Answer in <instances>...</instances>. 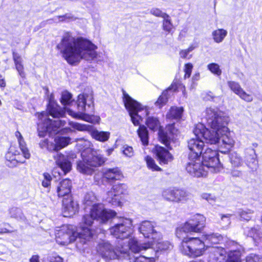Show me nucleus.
Instances as JSON below:
<instances>
[{
    "label": "nucleus",
    "mask_w": 262,
    "mask_h": 262,
    "mask_svg": "<svg viewBox=\"0 0 262 262\" xmlns=\"http://www.w3.org/2000/svg\"><path fill=\"white\" fill-rule=\"evenodd\" d=\"M57 48L71 64L79 62L81 59L93 60L97 55L96 46L86 38L75 37L69 32L63 35Z\"/></svg>",
    "instance_id": "nucleus-3"
},
{
    "label": "nucleus",
    "mask_w": 262,
    "mask_h": 262,
    "mask_svg": "<svg viewBox=\"0 0 262 262\" xmlns=\"http://www.w3.org/2000/svg\"><path fill=\"white\" fill-rule=\"evenodd\" d=\"M97 200L96 196L93 192L88 193L84 196V203L86 206H91Z\"/></svg>",
    "instance_id": "nucleus-40"
},
{
    "label": "nucleus",
    "mask_w": 262,
    "mask_h": 262,
    "mask_svg": "<svg viewBox=\"0 0 262 262\" xmlns=\"http://www.w3.org/2000/svg\"><path fill=\"white\" fill-rule=\"evenodd\" d=\"M228 84L231 90L237 95H238L243 90L239 84L237 82L229 81Z\"/></svg>",
    "instance_id": "nucleus-45"
},
{
    "label": "nucleus",
    "mask_w": 262,
    "mask_h": 262,
    "mask_svg": "<svg viewBox=\"0 0 262 262\" xmlns=\"http://www.w3.org/2000/svg\"><path fill=\"white\" fill-rule=\"evenodd\" d=\"M205 113L207 123L212 131L207 129L203 124L198 123L194 128V134L204 137L207 143L218 144L220 148L226 150L231 149L235 141L230 136L227 127L229 117L215 107H207Z\"/></svg>",
    "instance_id": "nucleus-2"
},
{
    "label": "nucleus",
    "mask_w": 262,
    "mask_h": 262,
    "mask_svg": "<svg viewBox=\"0 0 262 262\" xmlns=\"http://www.w3.org/2000/svg\"><path fill=\"white\" fill-rule=\"evenodd\" d=\"M150 13L152 15L158 16V17H161L162 18H164L165 17L167 14L163 12L162 11H161L160 9L157 8H153L150 10Z\"/></svg>",
    "instance_id": "nucleus-51"
},
{
    "label": "nucleus",
    "mask_w": 262,
    "mask_h": 262,
    "mask_svg": "<svg viewBox=\"0 0 262 262\" xmlns=\"http://www.w3.org/2000/svg\"><path fill=\"white\" fill-rule=\"evenodd\" d=\"M145 123L148 127L152 130H156L160 127L159 120L153 116L148 117L146 120Z\"/></svg>",
    "instance_id": "nucleus-36"
},
{
    "label": "nucleus",
    "mask_w": 262,
    "mask_h": 262,
    "mask_svg": "<svg viewBox=\"0 0 262 262\" xmlns=\"http://www.w3.org/2000/svg\"><path fill=\"white\" fill-rule=\"evenodd\" d=\"M127 189V186L125 184H118L114 185L111 190L106 193V201L114 206H121V194H125Z\"/></svg>",
    "instance_id": "nucleus-18"
},
{
    "label": "nucleus",
    "mask_w": 262,
    "mask_h": 262,
    "mask_svg": "<svg viewBox=\"0 0 262 262\" xmlns=\"http://www.w3.org/2000/svg\"><path fill=\"white\" fill-rule=\"evenodd\" d=\"M206 242L211 244L219 243L223 239V237L218 233L206 234L203 235Z\"/></svg>",
    "instance_id": "nucleus-35"
},
{
    "label": "nucleus",
    "mask_w": 262,
    "mask_h": 262,
    "mask_svg": "<svg viewBox=\"0 0 262 262\" xmlns=\"http://www.w3.org/2000/svg\"><path fill=\"white\" fill-rule=\"evenodd\" d=\"M200 196L202 199L207 201L210 204L214 203L216 200L215 196L209 193L203 192L201 194Z\"/></svg>",
    "instance_id": "nucleus-43"
},
{
    "label": "nucleus",
    "mask_w": 262,
    "mask_h": 262,
    "mask_svg": "<svg viewBox=\"0 0 262 262\" xmlns=\"http://www.w3.org/2000/svg\"><path fill=\"white\" fill-rule=\"evenodd\" d=\"M10 213L11 217H12L16 219L21 217L22 212L18 208H13L11 209Z\"/></svg>",
    "instance_id": "nucleus-49"
},
{
    "label": "nucleus",
    "mask_w": 262,
    "mask_h": 262,
    "mask_svg": "<svg viewBox=\"0 0 262 262\" xmlns=\"http://www.w3.org/2000/svg\"><path fill=\"white\" fill-rule=\"evenodd\" d=\"M17 67V70L19 73V74L20 75V76L23 77L24 76L22 72V70L23 69V67L19 66V67Z\"/></svg>",
    "instance_id": "nucleus-61"
},
{
    "label": "nucleus",
    "mask_w": 262,
    "mask_h": 262,
    "mask_svg": "<svg viewBox=\"0 0 262 262\" xmlns=\"http://www.w3.org/2000/svg\"><path fill=\"white\" fill-rule=\"evenodd\" d=\"M90 134L93 138L100 142H104L107 141L110 136L108 132L99 131L97 129H92Z\"/></svg>",
    "instance_id": "nucleus-28"
},
{
    "label": "nucleus",
    "mask_w": 262,
    "mask_h": 262,
    "mask_svg": "<svg viewBox=\"0 0 262 262\" xmlns=\"http://www.w3.org/2000/svg\"><path fill=\"white\" fill-rule=\"evenodd\" d=\"M162 237L159 239H154L153 241H150L151 246L156 245V248L160 251H165L170 249L172 246L169 242L167 241L160 242Z\"/></svg>",
    "instance_id": "nucleus-32"
},
{
    "label": "nucleus",
    "mask_w": 262,
    "mask_h": 262,
    "mask_svg": "<svg viewBox=\"0 0 262 262\" xmlns=\"http://www.w3.org/2000/svg\"><path fill=\"white\" fill-rule=\"evenodd\" d=\"M202 163L200 157L189 156V161L186 165V170L190 174L194 177L206 176L209 171Z\"/></svg>",
    "instance_id": "nucleus-15"
},
{
    "label": "nucleus",
    "mask_w": 262,
    "mask_h": 262,
    "mask_svg": "<svg viewBox=\"0 0 262 262\" xmlns=\"http://www.w3.org/2000/svg\"><path fill=\"white\" fill-rule=\"evenodd\" d=\"M162 195L166 201L174 203H185L189 196V193L186 190L177 188L164 190Z\"/></svg>",
    "instance_id": "nucleus-17"
},
{
    "label": "nucleus",
    "mask_w": 262,
    "mask_h": 262,
    "mask_svg": "<svg viewBox=\"0 0 262 262\" xmlns=\"http://www.w3.org/2000/svg\"><path fill=\"white\" fill-rule=\"evenodd\" d=\"M50 262H63L62 258L57 255L56 254H53L50 257Z\"/></svg>",
    "instance_id": "nucleus-56"
},
{
    "label": "nucleus",
    "mask_w": 262,
    "mask_h": 262,
    "mask_svg": "<svg viewBox=\"0 0 262 262\" xmlns=\"http://www.w3.org/2000/svg\"><path fill=\"white\" fill-rule=\"evenodd\" d=\"M75 17L71 14H66L62 16H57L55 18L56 21H69L75 20Z\"/></svg>",
    "instance_id": "nucleus-47"
},
{
    "label": "nucleus",
    "mask_w": 262,
    "mask_h": 262,
    "mask_svg": "<svg viewBox=\"0 0 262 262\" xmlns=\"http://www.w3.org/2000/svg\"><path fill=\"white\" fill-rule=\"evenodd\" d=\"M9 232V230L7 229H0V234Z\"/></svg>",
    "instance_id": "nucleus-63"
},
{
    "label": "nucleus",
    "mask_w": 262,
    "mask_h": 262,
    "mask_svg": "<svg viewBox=\"0 0 262 262\" xmlns=\"http://www.w3.org/2000/svg\"><path fill=\"white\" fill-rule=\"evenodd\" d=\"M103 177L108 181L121 180L123 174L118 168H107L103 170Z\"/></svg>",
    "instance_id": "nucleus-27"
},
{
    "label": "nucleus",
    "mask_w": 262,
    "mask_h": 262,
    "mask_svg": "<svg viewBox=\"0 0 262 262\" xmlns=\"http://www.w3.org/2000/svg\"><path fill=\"white\" fill-rule=\"evenodd\" d=\"M122 152L127 157H132L134 155V151L132 147L128 145H124L122 148Z\"/></svg>",
    "instance_id": "nucleus-44"
},
{
    "label": "nucleus",
    "mask_w": 262,
    "mask_h": 262,
    "mask_svg": "<svg viewBox=\"0 0 262 262\" xmlns=\"http://www.w3.org/2000/svg\"><path fill=\"white\" fill-rule=\"evenodd\" d=\"M240 254L237 251L229 252L227 255L225 250L222 248H214L210 256L211 262H241L239 260ZM243 262H262V258L255 255L247 256Z\"/></svg>",
    "instance_id": "nucleus-10"
},
{
    "label": "nucleus",
    "mask_w": 262,
    "mask_h": 262,
    "mask_svg": "<svg viewBox=\"0 0 262 262\" xmlns=\"http://www.w3.org/2000/svg\"><path fill=\"white\" fill-rule=\"evenodd\" d=\"M6 86V82L2 76H0V87L4 88Z\"/></svg>",
    "instance_id": "nucleus-60"
},
{
    "label": "nucleus",
    "mask_w": 262,
    "mask_h": 262,
    "mask_svg": "<svg viewBox=\"0 0 262 262\" xmlns=\"http://www.w3.org/2000/svg\"><path fill=\"white\" fill-rule=\"evenodd\" d=\"M231 162L234 166H238L241 165L242 160L241 158L236 154H232L230 158Z\"/></svg>",
    "instance_id": "nucleus-48"
},
{
    "label": "nucleus",
    "mask_w": 262,
    "mask_h": 262,
    "mask_svg": "<svg viewBox=\"0 0 262 262\" xmlns=\"http://www.w3.org/2000/svg\"><path fill=\"white\" fill-rule=\"evenodd\" d=\"M201 154L202 155V164L209 172L217 173L223 169L216 150L206 147L205 151Z\"/></svg>",
    "instance_id": "nucleus-12"
},
{
    "label": "nucleus",
    "mask_w": 262,
    "mask_h": 262,
    "mask_svg": "<svg viewBox=\"0 0 262 262\" xmlns=\"http://www.w3.org/2000/svg\"><path fill=\"white\" fill-rule=\"evenodd\" d=\"M123 102L128 111L133 124L139 125L144 118L147 117L149 109L146 106L132 99L127 93L123 92Z\"/></svg>",
    "instance_id": "nucleus-8"
},
{
    "label": "nucleus",
    "mask_w": 262,
    "mask_h": 262,
    "mask_svg": "<svg viewBox=\"0 0 262 262\" xmlns=\"http://www.w3.org/2000/svg\"><path fill=\"white\" fill-rule=\"evenodd\" d=\"M182 239L180 250L184 255L190 257H196L203 255L207 249L205 242L198 237H188Z\"/></svg>",
    "instance_id": "nucleus-9"
},
{
    "label": "nucleus",
    "mask_w": 262,
    "mask_h": 262,
    "mask_svg": "<svg viewBox=\"0 0 262 262\" xmlns=\"http://www.w3.org/2000/svg\"><path fill=\"white\" fill-rule=\"evenodd\" d=\"M30 262H40L38 255H33L30 259Z\"/></svg>",
    "instance_id": "nucleus-59"
},
{
    "label": "nucleus",
    "mask_w": 262,
    "mask_h": 262,
    "mask_svg": "<svg viewBox=\"0 0 262 262\" xmlns=\"http://www.w3.org/2000/svg\"><path fill=\"white\" fill-rule=\"evenodd\" d=\"M82 160L77 163L78 170L83 173L91 174L94 168L101 166L106 161V158L98 150L88 148L81 153Z\"/></svg>",
    "instance_id": "nucleus-5"
},
{
    "label": "nucleus",
    "mask_w": 262,
    "mask_h": 262,
    "mask_svg": "<svg viewBox=\"0 0 262 262\" xmlns=\"http://www.w3.org/2000/svg\"><path fill=\"white\" fill-rule=\"evenodd\" d=\"M156 223L149 221H144L140 224L139 232L146 238L158 241L161 238V234L156 229Z\"/></svg>",
    "instance_id": "nucleus-19"
},
{
    "label": "nucleus",
    "mask_w": 262,
    "mask_h": 262,
    "mask_svg": "<svg viewBox=\"0 0 262 262\" xmlns=\"http://www.w3.org/2000/svg\"><path fill=\"white\" fill-rule=\"evenodd\" d=\"M78 210V205L71 196L64 198L62 201V214L64 217H71Z\"/></svg>",
    "instance_id": "nucleus-22"
},
{
    "label": "nucleus",
    "mask_w": 262,
    "mask_h": 262,
    "mask_svg": "<svg viewBox=\"0 0 262 262\" xmlns=\"http://www.w3.org/2000/svg\"><path fill=\"white\" fill-rule=\"evenodd\" d=\"M153 151L161 164H167L173 160L172 155L163 147L156 145L153 149Z\"/></svg>",
    "instance_id": "nucleus-24"
},
{
    "label": "nucleus",
    "mask_w": 262,
    "mask_h": 262,
    "mask_svg": "<svg viewBox=\"0 0 262 262\" xmlns=\"http://www.w3.org/2000/svg\"><path fill=\"white\" fill-rule=\"evenodd\" d=\"M253 213V211L249 209L242 210L238 212V214L240 216L241 219L246 220L247 221L251 220Z\"/></svg>",
    "instance_id": "nucleus-39"
},
{
    "label": "nucleus",
    "mask_w": 262,
    "mask_h": 262,
    "mask_svg": "<svg viewBox=\"0 0 262 262\" xmlns=\"http://www.w3.org/2000/svg\"><path fill=\"white\" fill-rule=\"evenodd\" d=\"M69 124L71 127L75 129H77L79 131H84L89 129V126L80 124L77 122H70Z\"/></svg>",
    "instance_id": "nucleus-42"
},
{
    "label": "nucleus",
    "mask_w": 262,
    "mask_h": 262,
    "mask_svg": "<svg viewBox=\"0 0 262 262\" xmlns=\"http://www.w3.org/2000/svg\"><path fill=\"white\" fill-rule=\"evenodd\" d=\"M195 48V46H194V45H191L189 47V48L188 49H187L186 50L188 51V52H191V51H192Z\"/></svg>",
    "instance_id": "nucleus-62"
},
{
    "label": "nucleus",
    "mask_w": 262,
    "mask_h": 262,
    "mask_svg": "<svg viewBox=\"0 0 262 262\" xmlns=\"http://www.w3.org/2000/svg\"><path fill=\"white\" fill-rule=\"evenodd\" d=\"M43 179L42 181V186L44 187H49L51 184L52 179L51 176L48 173H44L43 174Z\"/></svg>",
    "instance_id": "nucleus-46"
},
{
    "label": "nucleus",
    "mask_w": 262,
    "mask_h": 262,
    "mask_svg": "<svg viewBox=\"0 0 262 262\" xmlns=\"http://www.w3.org/2000/svg\"><path fill=\"white\" fill-rule=\"evenodd\" d=\"M39 122L38 124V136L40 137H44L46 133H55L58 131V129L63 125L60 120H57L52 121L48 118V115L46 113H41L39 114Z\"/></svg>",
    "instance_id": "nucleus-13"
},
{
    "label": "nucleus",
    "mask_w": 262,
    "mask_h": 262,
    "mask_svg": "<svg viewBox=\"0 0 262 262\" xmlns=\"http://www.w3.org/2000/svg\"><path fill=\"white\" fill-rule=\"evenodd\" d=\"M183 112V108L182 107H171L166 114L167 119H177L181 117Z\"/></svg>",
    "instance_id": "nucleus-30"
},
{
    "label": "nucleus",
    "mask_w": 262,
    "mask_h": 262,
    "mask_svg": "<svg viewBox=\"0 0 262 262\" xmlns=\"http://www.w3.org/2000/svg\"><path fill=\"white\" fill-rule=\"evenodd\" d=\"M137 132L142 144L147 145L148 144V135L146 127L144 125H140Z\"/></svg>",
    "instance_id": "nucleus-34"
},
{
    "label": "nucleus",
    "mask_w": 262,
    "mask_h": 262,
    "mask_svg": "<svg viewBox=\"0 0 262 262\" xmlns=\"http://www.w3.org/2000/svg\"><path fill=\"white\" fill-rule=\"evenodd\" d=\"M192 67H185L184 69V72L185 73V78H188L190 76V74L192 72Z\"/></svg>",
    "instance_id": "nucleus-58"
},
{
    "label": "nucleus",
    "mask_w": 262,
    "mask_h": 262,
    "mask_svg": "<svg viewBox=\"0 0 262 262\" xmlns=\"http://www.w3.org/2000/svg\"><path fill=\"white\" fill-rule=\"evenodd\" d=\"M72 95L68 91L62 92L61 98V102L63 105L69 104L71 101Z\"/></svg>",
    "instance_id": "nucleus-41"
},
{
    "label": "nucleus",
    "mask_w": 262,
    "mask_h": 262,
    "mask_svg": "<svg viewBox=\"0 0 262 262\" xmlns=\"http://www.w3.org/2000/svg\"><path fill=\"white\" fill-rule=\"evenodd\" d=\"M178 130L175 128L174 124H170L166 126L165 130H160L159 132V140L165 144L168 148L171 149L170 146L171 141L176 135Z\"/></svg>",
    "instance_id": "nucleus-21"
},
{
    "label": "nucleus",
    "mask_w": 262,
    "mask_h": 262,
    "mask_svg": "<svg viewBox=\"0 0 262 262\" xmlns=\"http://www.w3.org/2000/svg\"><path fill=\"white\" fill-rule=\"evenodd\" d=\"M244 234L251 237L256 244L262 243V228L258 225L245 227L244 228Z\"/></svg>",
    "instance_id": "nucleus-23"
},
{
    "label": "nucleus",
    "mask_w": 262,
    "mask_h": 262,
    "mask_svg": "<svg viewBox=\"0 0 262 262\" xmlns=\"http://www.w3.org/2000/svg\"><path fill=\"white\" fill-rule=\"evenodd\" d=\"M232 216L230 214L223 215L221 217L222 224L224 225H228L230 224V217Z\"/></svg>",
    "instance_id": "nucleus-52"
},
{
    "label": "nucleus",
    "mask_w": 262,
    "mask_h": 262,
    "mask_svg": "<svg viewBox=\"0 0 262 262\" xmlns=\"http://www.w3.org/2000/svg\"><path fill=\"white\" fill-rule=\"evenodd\" d=\"M193 132H194V129ZM194 135L195 136V138H192L188 142V147L190 151L189 156L193 155V157H200L205 147L204 141L202 139L203 138L206 142V141L204 137L197 136L195 134Z\"/></svg>",
    "instance_id": "nucleus-20"
},
{
    "label": "nucleus",
    "mask_w": 262,
    "mask_h": 262,
    "mask_svg": "<svg viewBox=\"0 0 262 262\" xmlns=\"http://www.w3.org/2000/svg\"><path fill=\"white\" fill-rule=\"evenodd\" d=\"M116 214L115 211L105 209L101 204H94L89 213L83 215L80 223V231L77 232L76 228L73 225H64L56 230V242L61 245H67L78 238L77 247L81 249L83 246L93 236V233L91 227L94 221L104 223L115 216Z\"/></svg>",
    "instance_id": "nucleus-1"
},
{
    "label": "nucleus",
    "mask_w": 262,
    "mask_h": 262,
    "mask_svg": "<svg viewBox=\"0 0 262 262\" xmlns=\"http://www.w3.org/2000/svg\"><path fill=\"white\" fill-rule=\"evenodd\" d=\"M180 56L182 58H188L189 59L191 57V55H189V52L185 49L182 50L180 52Z\"/></svg>",
    "instance_id": "nucleus-55"
},
{
    "label": "nucleus",
    "mask_w": 262,
    "mask_h": 262,
    "mask_svg": "<svg viewBox=\"0 0 262 262\" xmlns=\"http://www.w3.org/2000/svg\"><path fill=\"white\" fill-rule=\"evenodd\" d=\"M48 109L50 115L54 118L61 117L63 114V111L60 109L57 104L53 103L51 99L50 100Z\"/></svg>",
    "instance_id": "nucleus-31"
},
{
    "label": "nucleus",
    "mask_w": 262,
    "mask_h": 262,
    "mask_svg": "<svg viewBox=\"0 0 262 262\" xmlns=\"http://www.w3.org/2000/svg\"><path fill=\"white\" fill-rule=\"evenodd\" d=\"M70 140L69 137L56 136L54 139L50 138L41 140L39 142V147L50 152H57L68 145Z\"/></svg>",
    "instance_id": "nucleus-14"
},
{
    "label": "nucleus",
    "mask_w": 262,
    "mask_h": 262,
    "mask_svg": "<svg viewBox=\"0 0 262 262\" xmlns=\"http://www.w3.org/2000/svg\"><path fill=\"white\" fill-rule=\"evenodd\" d=\"M173 86L170 87L168 90L163 92L162 95L159 97L157 101L155 102L156 106L161 107L166 104L168 100V96L170 95L172 93Z\"/></svg>",
    "instance_id": "nucleus-33"
},
{
    "label": "nucleus",
    "mask_w": 262,
    "mask_h": 262,
    "mask_svg": "<svg viewBox=\"0 0 262 262\" xmlns=\"http://www.w3.org/2000/svg\"><path fill=\"white\" fill-rule=\"evenodd\" d=\"M206 219L201 214L192 216L184 224L177 228L176 235L178 238H183L190 232H199L205 227Z\"/></svg>",
    "instance_id": "nucleus-11"
},
{
    "label": "nucleus",
    "mask_w": 262,
    "mask_h": 262,
    "mask_svg": "<svg viewBox=\"0 0 262 262\" xmlns=\"http://www.w3.org/2000/svg\"><path fill=\"white\" fill-rule=\"evenodd\" d=\"M113 151V148H109L106 150V152L108 156H110V155L112 154Z\"/></svg>",
    "instance_id": "nucleus-64"
},
{
    "label": "nucleus",
    "mask_w": 262,
    "mask_h": 262,
    "mask_svg": "<svg viewBox=\"0 0 262 262\" xmlns=\"http://www.w3.org/2000/svg\"><path fill=\"white\" fill-rule=\"evenodd\" d=\"M208 69L214 74L220 75L221 74V70L219 67H208Z\"/></svg>",
    "instance_id": "nucleus-54"
},
{
    "label": "nucleus",
    "mask_w": 262,
    "mask_h": 262,
    "mask_svg": "<svg viewBox=\"0 0 262 262\" xmlns=\"http://www.w3.org/2000/svg\"><path fill=\"white\" fill-rule=\"evenodd\" d=\"M228 34V32L224 29H217L212 31V37L213 41L217 43L223 41Z\"/></svg>",
    "instance_id": "nucleus-29"
},
{
    "label": "nucleus",
    "mask_w": 262,
    "mask_h": 262,
    "mask_svg": "<svg viewBox=\"0 0 262 262\" xmlns=\"http://www.w3.org/2000/svg\"><path fill=\"white\" fill-rule=\"evenodd\" d=\"M13 58L16 66H21V58L18 54L14 53Z\"/></svg>",
    "instance_id": "nucleus-57"
},
{
    "label": "nucleus",
    "mask_w": 262,
    "mask_h": 262,
    "mask_svg": "<svg viewBox=\"0 0 262 262\" xmlns=\"http://www.w3.org/2000/svg\"><path fill=\"white\" fill-rule=\"evenodd\" d=\"M56 164L64 172H69L72 167L69 156H66L60 152H57L53 156Z\"/></svg>",
    "instance_id": "nucleus-25"
},
{
    "label": "nucleus",
    "mask_w": 262,
    "mask_h": 262,
    "mask_svg": "<svg viewBox=\"0 0 262 262\" xmlns=\"http://www.w3.org/2000/svg\"><path fill=\"white\" fill-rule=\"evenodd\" d=\"M125 242L119 243L116 248L106 241H101L97 246V251L106 260L127 258L129 257V250L134 253H139L151 247L150 242L142 245H139L135 238H130L128 245H125Z\"/></svg>",
    "instance_id": "nucleus-4"
},
{
    "label": "nucleus",
    "mask_w": 262,
    "mask_h": 262,
    "mask_svg": "<svg viewBox=\"0 0 262 262\" xmlns=\"http://www.w3.org/2000/svg\"><path fill=\"white\" fill-rule=\"evenodd\" d=\"M132 221L123 219L121 223L110 228V233L118 238L125 239L129 237L132 231Z\"/></svg>",
    "instance_id": "nucleus-16"
},
{
    "label": "nucleus",
    "mask_w": 262,
    "mask_h": 262,
    "mask_svg": "<svg viewBox=\"0 0 262 262\" xmlns=\"http://www.w3.org/2000/svg\"><path fill=\"white\" fill-rule=\"evenodd\" d=\"M137 262H155V259L152 257L140 256L137 259Z\"/></svg>",
    "instance_id": "nucleus-53"
},
{
    "label": "nucleus",
    "mask_w": 262,
    "mask_h": 262,
    "mask_svg": "<svg viewBox=\"0 0 262 262\" xmlns=\"http://www.w3.org/2000/svg\"><path fill=\"white\" fill-rule=\"evenodd\" d=\"M15 135L17 139L19 147L12 145L6 154V159L10 162L7 164L9 166H16L17 163H24L25 162V159H28L30 157V154L20 133L16 131Z\"/></svg>",
    "instance_id": "nucleus-6"
},
{
    "label": "nucleus",
    "mask_w": 262,
    "mask_h": 262,
    "mask_svg": "<svg viewBox=\"0 0 262 262\" xmlns=\"http://www.w3.org/2000/svg\"><path fill=\"white\" fill-rule=\"evenodd\" d=\"M163 19V29L166 32L170 33L173 29V25L171 23L170 17L167 15Z\"/></svg>",
    "instance_id": "nucleus-38"
},
{
    "label": "nucleus",
    "mask_w": 262,
    "mask_h": 262,
    "mask_svg": "<svg viewBox=\"0 0 262 262\" xmlns=\"http://www.w3.org/2000/svg\"><path fill=\"white\" fill-rule=\"evenodd\" d=\"M238 95L241 98L247 102H251L253 100L252 96L250 94H247L243 90L240 92Z\"/></svg>",
    "instance_id": "nucleus-50"
},
{
    "label": "nucleus",
    "mask_w": 262,
    "mask_h": 262,
    "mask_svg": "<svg viewBox=\"0 0 262 262\" xmlns=\"http://www.w3.org/2000/svg\"><path fill=\"white\" fill-rule=\"evenodd\" d=\"M147 166L152 171H161V168L159 167L155 163V160L150 157L147 156L145 158Z\"/></svg>",
    "instance_id": "nucleus-37"
},
{
    "label": "nucleus",
    "mask_w": 262,
    "mask_h": 262,
    "mask_svg": "<svg viewBox=\"0 0 262 262\" xmlns=\"http://www.w3.org/2000/svg\"><path fill=\"white\" fill-rule=\"evenodd\" d=\"M71 181L69 179L61 181L57 186V192L59 197L70 196L71 188Z\"/></svg>",
    "instance_id": "nucleus-26"
},
{
    "label": "nucleus",
    "mask_w": 262,
    "mask_h": 262,
    "mask_svg": "<svg viewBox=\"0 0 262 262\" xmlns=\"http://www.w3.org/2000/svg\"><path fill=\"white\" fill-rule=\"evenodd\" d=\"M93 92L91 90H85L83 93L79 94L78 96L77 105L78 112L76 113L72 110H68L67 112L69 115L74 118H80L91 123L98 122L100 120L99 117H96L94 119V117L84 113L86 110V105L91 108V105H93Z\"/></svg>",
    "instance_id": "nucleus-7"
}]
</instances>
